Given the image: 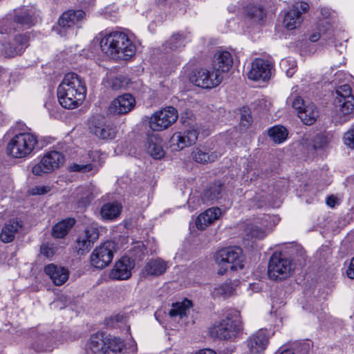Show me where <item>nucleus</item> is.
I'll use <instances>...</instances> for the list:
<instances>
[{
    "label": "nucleus",
    "mask_w": 354,
    "mask_h": 354,
    "mask_svg": "<svg viewBox=\"0 0 354 354\" xmlns=\"http://www.w3.org/2000/svg\"><path fill=\"white\" fill-rule=\"evenodd\" d=\"M100 47L106 56L116 60H129L136 53V44L130 37L122 31L101 32Z\"/></svg>",
    "instance_id": "nucleus-1"
},
{
    "label": "nucleus",
    "mask_w": 354,
    "mask_h": 354,
    "mask_svg": "<svg viewBox=\"0 0 354 354\" xmlns=\"http://www.w3.org/2000/svg\"><path fill=\"white\" fill-rule=\"evenodd\" d=\"M86 94L84 80L75 73L65 75L57 88V97L62 106L73 109L82 104Z\"/></svg>",
    "instance_id": "nucleus-2"
},
{
    "label": "nucleus",
    "mask_w": 354,
    "mask_h": 354,
    "mask_svg": "<svg viewBox=\"0 0 354 354\" xmlns=\"http://www.w3.org/2000/svg\"><path fill=\"white\" fill-rule=\"evenodd\" d=\"M334 107L332 118L336 123H345L354 117V96L348 84L336 88Z\"/></svg>",
    "instance_id": "nucleus-3"
},
{
    "label": "nucleus",
    "mask_w": 354,
    "mask_h": 354,
    "mask_svg": "<svg viewBox=\"0 0 354 354\" xmlns=\"http://www.w3.org/2000/svg\"><path fill=\"white\" fill-rule=\"evenodd\" d=\"M38 144L35 134L31 132H20L15 135L7 145V152L14 158H24L28 156Z\"/></svg>",
    "instance_id": "nucleus-4"
},
{
    "label": "nucleus",
    "mask_w": 354,
    "mask_h": 354,
    "mask_svg": "<svg viewBox=\"0 0 354 354\" xmlns=\"http://www.w3.org/2000/svg\"><path fill=\"white\" fill-rule=\"evenodd\" d=\"M215 261L220 267L217 273L223 275L228 270H237L243 268L242 250L240 248H225L218 250Z\"/></svg>",
    "instance_id": "nucleus-5"
},
{
    "label": "nucleus",
    "mask_w": 354,
    "mask_h": 354,
    "mask_svg": "<svg viewBox=\"0 0 354 354\" xmlns=\"http://www.w3.org/2000/svg\"><path fill=\"white\" fill-rule=\"evenodd\" d=\"M292 261L281 254L274 253L270 259L268 274L270 279L282 281L289 278L294 272Z\"/></svg>",
    "instance_id": "nucleus-6"
},
{
    "label": "nucleus",
    "mask_w": 354,
    "mask_h": 354,
    "mask_svg": "<svg viewBox=\"0 0 354 354\" xmlns=\"http://www.w3.org/2000/svg\"><path fill=\"white\" fill-rule=\"evenodd\" d=\"M242 330V322L239 315L227 316L221 322L211 328L212 336L220 339H230L236 337Z\"/></svg>",
    "instance_id": "nucleus-7"
},
{
    "label": "nucleus",
    "mask_w": 354,
    "mask_h": 354,
    "mask_svg": "<svg viewBox=\"0 0 354 354\" xmlns=\"http://www.w3.org/2000/svg\"><path fill=\"white\" fill-rule=\"evenodd\" d=\"M85 12L82 10H69L64 12L58 20L55 30L61 37H67L74 33L73 28L79 27L85 19Z\"/></svg>",
    "instance_id": "nucleus-8"
},
{
    "label": "nucleus",
    "mask_w": 354,
    "mask_h": 354,
    "mask_svg": "<svg viewBox=\"0 0 354 354\" xmlns=\"http://www.w3.org/2000/svg\"><path fill=\"white\" fill-rule=\"evenodd\" d=\"M65 162L64 155L57 151H51L46 153L39 162L32 168V172L36 176H42L58 169Z\"/></svg>",
    "instance_id": "nucleus-9"
},
{
    "label": "nucleus",
    "mask_w": 354,
    "mask_h": 354,
    "mask_svg": "<svg viewBox=\"0 0 354 354\" xmlns=\"http://www.w3.org/2000/svg\"><path fill=\"white\" fill-rule=\"evenodd\" d=\"M115 251L116 244L114 241H107L102 243L92 252L90 257L91 265L99 269L106 267L112 261Z\"/></svg>",
    "instance_id": "nucleus-10"
},
{
    "label": "nucleus",
    "mask_w": 354,
    "mask_h": 354,
    "mask_svg": "<svg viewBox=\"0 0 354 354\" xmlns=\"http://www.w3.org/2000/svg\"><path fill=\"white\" fill-rule=\"evenodd\" d=\"M178 118V113L174 106H166L156 111L149 118V127L153 131H160L167 129Z\"/></svg>",
    "instance_id": "nucleus-11"
},
{
    "label": "nucleus",
    "mask_w": 354,
    "mask_h": 354,
    "mask_svg": "<svg viewBox=\"0 0 354 354\" xmlns=\"http://www.w3.org/2000/svg\"><path fill=\"white\" fill-rule=\"evenodd\" d=\"M273 71L274 65L271 62L261 58H256L251 63L247 75L250 80L266 82L271 79Z\"/></svg>",
    "instance_id": "nucleus-12"
},
{
    "label": "nucleus",
    "mask_w": 354,
    "mask_h": 354,
    "mask_svg": "<svg viewBox=\"0 0 354 354\" xmlns=\"http://www.w3.org/2000/svg\"><path fill=\"white\" fill-rule=\"evenodd\" d=\"M309 8V4L306 1L295 2L284 15L283 21L284 27L288 30L299 27L303 21L302 15L307 12Z\"/></svg>",
    "instance_id": "nucleus-13"
},
{
    "label": "nucleus",
    "mask_w": 354,
    "mask_h": 354,
    "mask_svg": "<svg viewBox=\"0 0 354 354\" xmlns=\"http://www.w3.org/2000/svg\"><path fill=\"white\" fill-rule=\"evenodd\" d=\"M189 80L196 86L203 88H212L219 85L222 82V78L219 75H216L212 71L201 68L193 71Z\"/></svg>",
    "instance_id": "nucleus-14"
},
{
    "label": "nucleus",
    "mask_w": 354,
    "mask_h": 354,
    "mask_svg": "<svg viewBox=\"0 0 354 354\" xmlns=\"http://www.w3.org/2000/svg\"><path fill=\"white\" fill-rule=\"evenodd\" d=\"M29 37L25 34L16 35L11 43L2 44L1 53L5 57H13L21 55L28 46Z\"/></svg>",
    "instance_id": "nucleus-15"
},
{
    "label": "nucleus",
    "mask_w": 354,
    "mask_h": 354,
    "mask_svg": "<svg viewBox=\"0 0 354 354\" xmlns=\"http://www.w3.org/2000/svg\"><path fill=\"white\" fill-rule=\"evenodd\" d=\"M233 64L232 54L227 50L217 51L212 61V71L223 80V74L229 72Z\"/></svg>",
    "instance_id": "nucleus-16"
},
{
    "label": "nucleus",
    "mask_w": 354,
    "mask_h": 354,
    "mask_svg": "<svg viewBox=\"0 0 354 354\" xmlns=\"http://www.w3.org/2000/svg\"><path fill=\"white\" fill-rule=\"evenodd\" d=\"M268 332L260 329L251 335L247 340V346L251 354H261L268 344Z\"/></svg>",
    "instance_id": "nucleus-17"
},
{
    "label": "nucleus",
    "mask_w": 354,
    "mask_h": 354,
    "mask_svg": "<svg viewBox=\"0 0 354 354\" xmlns=\"http://www.w3.org/2000/svg\"><path fill=\"white\" fill-rule=\"evenodd\" d=\"M135 104V98L131 94L126 93L113 100L109 106V111L113 114L123 115L131 111Z\"/></svg>",
    "instance_id": "nucleus-18"
},
{
    "label": "nucleus",
    "mask_w": 354,
    "mask_h": 354,
    "mask_svg": "<svg viewBox=\"0 0 354 354\" xmlns=\"http://www.w3.org/2000/svg\"><path fill=\"white\" fill-rule=\"evenodd\" d=\"M135 263L127 256L122 257L114 266L110 272V277L115 280H127L131 276V270Z\"/></svg>",
    "instance_id": "nucleus-19"
},
{
    "label": "nucleus",
    "mask_w": 354,
    "mask_h": 354,
    "mask_svg": "<svg viewBox=\"0 0 354 354\" xmlns=\"http://www.w3.org/2000/svg\"><path fill=\"white\" fill-rule=\"evenodd\" d=\"M198 133L194 128H191L184 132L175 133L171 138V142L176 146L178 149H183L194 144L198 139Z\"/></svg>",
    "instance_id": "nucleus-20"
},
{
    "label": "nucleus",
    "mask_w": 354,
    "mask_h": 354,
    "mask_svg": "<svg viewBox=\"0 0 354 354\" xmlns=\"http://www.w3.org/2000/svg\"><path fill=\"white\" fill-rule=\"evenodd\" d=\"M89 131L101 140H112L115 137V128L102 120H93L89 126Z\"/></svg>",
    "instance_id": "nucleus-21"
},
{
    "label": "nucleus",
    "mask_w": 354,
    "mask_h": 354,
    "mask_svg": "<svg viewBox=\"0 0 354 354\" xmlns=\"http://www.w3.org/2000/svg\"><path fill=\"white\" fill-rule=\"evenodd\" d=\"M167 268V262L163 259H152L147 262L142 272L145 277H158L165 273Z\"/></svg>",
    "instance_id": "nucleus-22"
},
{
    "label": "nucleus",
    "mask_w": 354,
    "mask_h": 354,
    "mask_svg": "<svg viewBox=\"0 0 354 354\" xmlns=\"http://www.w3.org/2000/svg\"><path fill=\"white\" fill-rule=\"evenodd\" d=\"M44 272L56 286H61L64 283L69 276V272L66 268L54 264L46 266Z\"/></svg>",
    "instance_id": "nucleus-23"
},
{
    "label": "nucleus",
    "mask_w": 354,
    "mask_h": 354,
    "mask_svg": "<svg viewBox=\"0 0 354 354\" xmlns=\"http://www.w3.org/2000/svg\"><path fill=\"white\" fill-rule=\"evenodd\" d=\"M222 212L218 207H211L201 213L196 218V225L199 230H205L208 225L218 219Z\"/></svg>",
    "instance_id": "nucleus-24"
},
{
    "label": "nucleus",
    "mask_w": 354,
    "mask_h": 354,
    "mask_svg": "<svg viewBox=\"0 0 354 354\" xmlns=\"http://www.w3.org/2000/svg\"><path fill=\"white\" fill-rule=\"evenodd\" d=\"M224 196V189L221 184L215 183L205 189L201 195V202L209 205L218 202Z\"/></svg>",
    "instance_id": "nucleus-25"
},
{
    "label": "nucleus",
    "mask_w": 354,
    "mask_h": 354,
    "mask_svg": "<svg viewBox=\"0 0 354 354\" xmlns=\"http://www.w3.org/2000/svg\"><path fill=\"white\" fill-rule=\"evenodd\" d=\"M22 222L17 219H13L6 223L2 228L0 233V239L3 243L12 242L15 234L22 227Z\"/></svg>",
    "instance_id": "nucleus-26"
},
{
    "label": "nucleus",
    "mask_w": 354,
    "mask_h": 354,
    "mask_svg": "<svg viewBox=\"0 0 354 354\" xmlns=\"http://www.w3.org/2000/svg\"><path fill=\"white\" fill-rule=\"evenodd\" d=\"M15 21L18 24L28 27L34 25L36 22V11L32 7L21 8L16 10Z\"/></svg>",
    "instance_id": "nucleus-27"
},
{
    "label": "nucleus",
    "mask_w": 354,
    "mask_h": 354,
    "mask_svg": "<svg viewBox=\"0 0 354 354\" xmlns=\"http://www.w3.org/2000/svg\"><path fill=\"white\" fill-rule=\"evenodd\" d=\"M146 149L147 153L155 159H160L165 156V151L162 146V140L156 136L148 137Z\"/></svg>",
    "instance_id": "nucleus-28"
},
{
    "label": "nucleus",
    "mask_w": 354,
    "mask_h": 354,
    "mask_svg": "<svg viewBox=\"0 0 354 354\" xmlns=\"http://www.w3.org/2000/svg\"><path fill=\"white\" fill-rule=\"evenodd\" d=\"M298 116L306 125H311L317 120L319 112L315 104L310 103L304 106L298 111Z\"/></svg>",
    "instance_id": "nucleus-29"
},
{
    "label": "nucleus",
    "mask_w": 354,
    "mask_h": 354,
    "mask_svg": "<svg viewBox=\"0 0 354 354\" xmlns=\"http://www.w3.org/2000/svg\"><path fill=\"white\" fill-rule=\"evenodd\" d=\"M192 307L191 301L185 299L181 302H176L172 304L171 308L169 312V315L171 318L178 317L180 319L187 317Z\"/></svg>",
    "instance_id": "nucleus-30"
},
{
    "label": "nucleus",
    "mask_w": 354,
    "mask_h": 354,
    "mask_svg": "<svg viewBox=\"0 0 354 354\" xmlns=\"http://www.w3.org/2000/svg\"><path fill=\"white\" fill-rule=\"evenodd\" d=\"M122 206L119 203H106L100 209V215L105 220H114L118 218L122 211Z\"/></svg>",
    "instance_id": "nucleus-31"
},
{
    "label": "nucleus",
    "mask_w": 354,
    "mask_h": 354,
    "mask_svg": "<svg viewBox=\"0 0 354 354\" xmlns=\"http://www.w3.org/2000/svg\"><path fill=\"white\" fill-rule=\"evenodd\" d=\"M75 221L73 218H68L59 222L53 228V236L59 239L64 238L75 225Z\"/></svg>",
    "instance_id": "nucleus-32"
},
{
    "label": "nucleus",
    "mask_w": 354,
    "mask_h": 354,
    "mask_svg": "<svg viewBox=\"0 0 354 354\" xmlns=\"http://www.w3.org/2000/svg\"><path fill=\"white\" fill-rule=\"evenodd\" d=\"M288 134V131L283 126L277 125L268 129V136L277 144L283 142L286 140Z\"/></svg>",
    "instance_id": "nucleus-33"
},
{
    "label": "nucleus",
    "mask_w": 354,
    "mask_h": 354,
    "mask_svg": "<svg viewBox=\"0 0 354 354\" xmlns=\"http://www.w3.org/2000/svg\"><path fill=\"white\" fill-rule=\"evenodd\" d=\"M185 37L179 33L174 34L165 44L166 49L173 51H180L185 46Z\"/></svg>",
    "instance_id": "nucleus-34"
},
{
    "label": "nucleus",
    "mask_w": 354,
    "mask_h": 354,
    "mask_svg": "<svg viewBox=\"0 0 354 354\" xmlns=\"http://www.w3.org/2000/svg\"><path fill=\"white\" fill-rule=\"evenodd\" d=\"M105 343L101 335H93L90 338L88 344V348L94 353L106 354L107 350H105Z\"/></svg>",
    "instance_id": "nucleus-35"
},
{
    "label": "nucleus",
    "mask_w": 354,
    "mask_h": 354,
    "mask_svg": "<svg viewBox=\"0 0 354 354\" xmlns=\"http://www.w3.org/2000/svg\"><path fill=\"white\" fill-rule=\"evenodd\" d=\"M192 158L198 163L205 164L214 161L217 158V155L214 153H207L197 148L192 152Z\"/></svg>",
    "instance_id": "nucleus-36"
},
{
    "label": "nucleus",
    "mask_w": 354,
    "mask_h": 354,
    "mask_svg": "<svg viewBox=\"0 0 354 354\" xmlns=\"http://www.w3.org/2000/svg\"><path fill=\"white\" fill-rule=\"evenodd\" d=\"M124 348V344L121 339L118 337H111L108 339L107 347L105 350L108 352L106 354H119Z\"/></svg>",
    "instance_id": "nucleus-37"
},
{
    "label": "nucleus",
    "mask_w": 354,
    "mask_h": 354,
    "mask_svg": "<svg viewBox=\"0 0 354 354\" xmlns=\"http://www.w3.org/2000/svg\"><path fill=\"white\" fill-rule=\"evenodd\" d=\"M77 207L80 209L86 208L93 199L91 191L88 189H81V192L77 194Z\"/></svg>",
    "instance_id": "nucleus-38"
},
{
    "label": "nucleus",
    "mask_w": 354,
    "mask_h": 354,
    "mask_svg": "<svg viewBox=\"0 0 354 354\" xmlns=\"http://www.w3.org/2000/svg\"><path fill=\"white\" fill-rule=\"evenodd\" d=\"M146 248L143 243L137 242L129 250V256L127 257L133 260L134 262L136 260H140L143 258L145 254Z\"/></svg>",
    "instance_id": "nucleus-39"
},
{
    "label": "nucleus",
    "mask_w": 354,
    "mask_h": 354,
    "mask_svg": "<svg viewBox=\"0 0 354 354\" xmlns=\"http://www.w3.org/2000/svg\"><path fill=\"white\" fill-rule=\"evenodd\" d=\"M246 15L255 21H260L265 15L263 8L258 5H250L245 8Z\"/></svg>",
    "instance_id": "nucleus-40"
},
{
    "label": "nucleus",
    "mask_w": 354,
    "mask_h": 354,
    "mask_svg": "<svg viewBox=\"0 0 354 354\" xmlns=\"http://www.w3.org/2000/svg\"><path fill=\"white\" fill-rule=\"evenodd\" d=\"M281 68L283 71L286 75L291 77L296 71V62L293 58L288 57L283 59L280 63Z\"/></svg>",
    "instance_id": "nucleus-41"
},
{
    "label": "nucleus",
    "mask_w": 354,
    "mask_h": 354,
    "mask_svg": "<svg viewBox=\"0 0 354 354\" xmlns=\"http://www.w3.org/2000/svg\"><path fill=\"white\" fill-rule=\"evenodd\" d=\"M233 288L230 283H224L214 287L212 295L214 297H227L232 295Z\"/></svg>",
    "instance_id": "nucleus-42"
},
{
    "label": "nucleus",
    "mask_w": 354,
    "mask_h": 354,
    "mask_svg": "<svg viewBox=\"0 0 354 354\" xmlns=\"http://www.w3.org/2000/svg\"><path fill=\"white\" fill-rule=\"evenodd\" d=\"M93 244L83 236L80 235L76 241V249L79 254L86 253Z\"/></svg>",
    "instance_id": "nucleus-43"
},
{
    "label": "nucleus",
    "mask_w": 354,
    "mask_h": 354,
    "mask_svg": "<svg viewBox=\"0 0 354 354\" xmlns=\"http://www.w3.org/2000/svg\"><path fill=\"white\" fill-rule=\"evenodd\" d=\"M82 236L93 244L99 237V232L95 225H91L86 227Z\"/></svg>",
    "instance_id": "nucleus-44"
},
{
    "label": "nucleus",
    "mask_w": 354,
    "mask_h": 354,
    "mask_svg": "<svg viewBox=\"0 0 354 354\" xmlns=\"http://www.w3.org/2000/svg\"><path fill=\"white\" fill-rule=\"evenodd\" d=\"M109 84L113 90H120L127 84V80L122 75L115 76L109 80Z\"/></svg>",
    "instance_id": "nucleus-45"
},
{
    "label": "nucleus",
    "mask_w": 354,
    "mask_h": 354,
    "mask_svg": "<svg viewBox=\"0 0 354 354\" xmlns=\"http://www.w3.org/2000/svg\"><path fill=\"white\" fill-rule=\"evenodd\" d=\"M342 140L347 147L354 149V124L344 133Z\"/></svg>",
    "instance_id": "nucleus-46"
},
{
    "label": "nucleus",
    "mask_w": 354,
    "mask_h": 354,
    "mask_svg": "<svg viewBox=\"0 0 354 354\" xmlns=\"http://www.w3.org/2000/svg\"><path fill=\"white\" fill-rule=\"evenodd\" d=\"M93 166L91 164H76L74 163L70 166L69 170L74 172L86 173L91 171Z\"/></svg>",
    "instance_id": "nucleus-47"
},
{
    "label": "nucleus",
    "mask_w": 354,
    "mask_h": 354,
    "mask_svg": "<svg viewBox=\"0 0 354 354\" xmlns=\"http://www.w3.org/2000/svg\"><path fill=\"white\" fill-rule=\"evenodd\" d=\"M50 191V187L46 185H38L35 186L29 189L28 193L30 195H44L48 193Z\"/></svg>",
    "instance_id": "nucleus-48"
},
{
    "label": "nucleus",
    "mask_w": 354,
    "mask_h": 354,
    "mask_svg": "<svg viewBox=\"0 0 354 354\" xmlns=\"http://www.w3.org/2000/svg\"><path fill=\"white\" fill-rule=\"evenodd\" d=\"M267 202V196L264 194H257L252 199V203H254L253 207L260 208L263 207Z\"/></svg>",
    "instance_id": "nucleus-49"
},
{
    "label": "nucleus",
    "mask_w": 354,
    "mask_h": 354,
    "mask_svg": "<svg viewBox=\"0 0 354 354\" xmlns=\"http://www.w3.org/2000/svg\"><path fill=\"white\" fill-rule=\"evenodd\" d=\"M12 22L7 19L0 20V33H10L11 32V24Z\"/></svg>",
    "instance_id": "nucleus-50"
},
{
    "label": "nucleus",
    "mask_w": 354,
    "mask_h": 354,
    "mask_svg": "<svg viewBox=\"0 0 354 354\" xmlns=\"http://www.w3.org/2000/svg\"><path fill=\"white\" fill-rule=\"evenodd\" d=\"M201 199L199 200L198 197L192 196L187 201V205L191 211L197 209L201 205Z\"/></svg>",
    "instance_id": "nucleus-51"
},
{
    "label": "nucleus",
    "mask_w": 354,
    "mask_h": 354,
    "mask_svg": "<svg viewBox=\"0 0 354 354\" xmlns=\"http://www.w3.org/2000/svg\"><path fill=\"white\" fill-rule=\"evenodd\" d=\"M40 251L41 253L47 258L51 257L55 253L53 247L48 244H42L40 248Z\"/></svg>",
    "instance_id": "nucleus-52"
},
{
    "label": "nucleus",
    "mask_w": 354,
    "mask_h": 354,
    "mask_svg": "<svg viewBox=\"0 0 354 354\" xmlns=\"http://www.w3.org/2000/svg\"><path fill=\"white\" fill-rule=\"evenodd\" d=\"M252 122V116L246 111H244L241 116L240 124L243 127H248Z\"/></svg>",
    "instance_id": "nucleus-53"
},
{
    "label": "nucleus",
    "mask_w": 354,
    "mask_h": 354,
    "mask_svg": "<svg viewBox=\"0 0 354 354\" xmlns=\"http://www.w3.org/2000/svg\"><path fill=\"white\" fill-rule=\"evenodd\" d=\"M251 236L256 239H263L266 236V232L258 227H254L250 230Z\"/></svg>",
    "instance_id": "nucleus-54"
},
{
    "label": "nucleus",
    "mask_w": 354,
    "mask_h": 354,
    "mask_svg": "<svg viewBox=\"0 0 354 354\" xmlns=\"http://www.w3.org/2000/svg\"><path fill=\"white\" fill-rule=\"evenodd\" d=\"M292 107L297 110V112L300 110H302L304 106L306 104H304L303 99L300 97H296L292 103Z\"/></svg>",
    "instance_id": "nucleus-55"
},
{
    "label": "nucleus",
    "mask_w": 354,
    "mask_h": 354,
    "mask_svg": "<svg viewBox=\"0 0 354 354\" xmlns=\"http://www.w3.org/2000/svg\"><path fill=\"white\" fill-rule=\"evenodd\" d=\"M326 145V140L322 136H317L314 140V148H322Z\"/></svg>",
    "instance_id": "nucleus-56"
},
{
    "label": "nucleus",
    "mask_w": 354,
    "mask_h": 354,
    "mask_svg": "<svg viewBox=\"0 0 354 354\" xmlns=\"http://www.w3.org/2000/svg\"><path fill=\"white\" fill-rule=\"evenodd\" d=\"M346 274L348 278L354 279V257L351 259L349 266L346 270Z\"/></svg>",
    "instance_id": "nucleus-57"
},
{
    "label": "nucleus",
    "mask_w": 354,
    "mask_h": 354,
    "mask_svg": "<svg viewBox=\"0 0 354 354\" xmlns=\"http://www.w3.org/2000/svg\"><path fill=\"white\" fill-rule=\"evenodd\" d=\"M337 199L335 197L330 196L327 198L326 203L329 207H333L336 205Z\"/></svg>",
    "instance_id": "nucleus-58"
},
{
    "label": "nucleus",
    "mask_w": 354,
    "mask_h": 354,
    "mask_svg": "<svg viewBox=\"0 0 354 354\" xmlns=\"http://www.w3.org/2000/svg\"><path fill=\"white\" fill-rule=\"evenodd\" d=\"M320 38V35L319 33H314L310 36V40L312 42H315L318 41V39Z\"/></svg>",
    "instance_id": "nucleus-59"
},
{
    "label": "nucleus",
    "mask_w": 354,
    "mask_h": 354,
    "mask_svg": "<svg viewBox=\"0 0 354 354\" xmlns=\"http://www.w3.org/2000/svg\"><path fill=\"white\" fill-rule=\"evenodd\" d=\"M197 354H216V352L211 349H204L201 350Z\"/></svg>",
    "instance_id": "nucleus-60"
},
{
    "label": "nucleus",
    "mask_w": 354,
    "mask_h": 354,
    "mask_svg": "<svg viewBox=\"0 0 354 354\" xmlns=\"http://www.w3.org/2000/svg\"><path fill=\"white\" fill-rule=\"evenodd\" d=\"M279 354H294V353L290 350H284L281 352Z\"/></svg>",
    "instance_id": "nucleus-61"
},
{
    "label": "nucleus",
    "mask_w": 354,
    "mask_h": 354,
    "mask_svg": "<svg viewBox=\"0 0 354 354\" xmlns=\"http://www.w3.org/2000/svg\"><path fill=\"white\" fill-rule=\"evenodd\" d=\"M322 13L324 16L326 17V15L328 14V12L326 9H322Z\"/></svg>",
    "instance_id": "nucleus-62"
},
{
    "label": "nucleus",
    "mask_w": 354,
    "mask_h": 354,
    "mask_svg": "<svg viewBox=\"0 0 354 354\" xmlns=\"http://www.w3.org/2000/svg\"><path fill=\"white\" fill-rule=\"evenodd\" d=\"M119 315H116V319L118 320Z\"/></svg>",
    "instance_id": "nucleus-63"
}]
</instances>
